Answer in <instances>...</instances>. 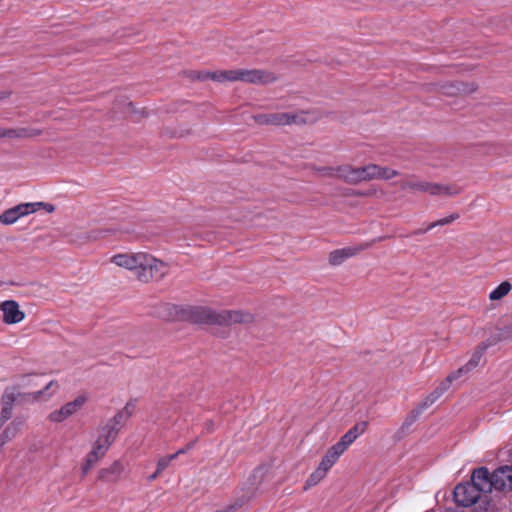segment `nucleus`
I'll list each match as a JSON object with an SVG mask.
<instances>
[{"label": "nucleus", "mask_w": 512, "mask_h": 512, "mask_svg": "<svg viewBox=\"0 0 512 512\" xmlns=\"http://www.w3.org/2000/svg\"><path fill=\"white\" fill-rule=\"evenodd\" d=\"M111 261L119 267L134 271L135 277L143 283L160 281L168 273V265L146 253L117 254Z\"/></svg>", "instance_id": "1"}, {"label": "nucleus", "mask_w": 512, "mask_h": 512, "mask_svg": "<svg viewBox=\"0 0 512 512\" xmlns=\"http://www.w3.org/2000/svg\"><path fill=\"white\" fill-rule=\"evenodd\" d=\"M183 321L192 324L228 326L231 324L251 323L254 319L250 313L239 310H216L205 306L185 305Z\"/></svg>", "instance_id": "2"}, {"label": "nucleus", "mask_w": 512, "mask_h": 512, "mask_svg": "<svg viewBox=\"0 0 512 512\" xmlns=\"http://www.w3.org/2000/svg\"><path fill=\"white\" fill-rule=\"evenodd\" d=\"M222 79L225 81H242L252 84H269L277 81L278 77L271 71L260 69L222 70Z\"/></svg>", "instance_id": "3"}, {"label": "nucleus", "mask_w": 512, "mask_h": 512, "mask_svg": "<svg viewBox=\"0 0 512 512\" xmlns=\"http://www.w3.org/2000/svg\"><path fill=\"white\" fill-rule=\"evenodd\" d=\"M481 492L470 481L459 483L453 490V500L460 507H475Z\"/></svg>", "instance_id": "4"}, {"label": "nucleus", "mask_w": 512, "mask_h": 512, "mask_svg": "<svg viewBox=\"0 0 512 512\" xmlns=\"http://www.w3.org/2000/svg\"><path fill=\"white\" fill-rule=\"evenodd\" d=\"M384 237L373 239L371 242L362 243L356 246L344 247L336 249L329 254V264L332 266L341 265L346 259L353 257L363 250L369 249L374 243L382 241Z\"/></svg>", "instance_id": "5"}, {"label": "nucleus", "mask_w": 512, "mask_h": 512, "mask_svg": "<svg viewBox=\"0 0 512 512\" xmlns=\"http://www.w3.org/2000/svg\"><path fill=\"white\" fill-rule=\"evenodd\" d=\"M118 435V429H114L111 425H105L99 434L98 439L94 443L91 453V457L96 456L101 459L105 456L109 447L116 440Z\"/></svg>", "instance_id": "6"}, {"label": "nucleus", "mask_w": 512, "mask_h": 512, "mask_svg": "<svg viewBox=\"0 0 512 512\" xmlns=\"http://www.w3.org/2000/svg\"><path fill=\"white\" fill-rule=\"evenodd\" d=\"M298 115L286 112L261 113L254 116V120L259 125L284 126L297 123Z\"/></svg>", "instance_id": "7"}, {"label": "nucleus", "mask_w": 512, "mask_h": 512, "mask_svg": "<svg viewBox=\"0 0 512 512\" xmlns=\"http://www.w3.org/2000/svg\"><path fill=\"white\" fill-rule=\"evenodd\" d=\"M481 493H489L496 484L494 480V471L490 473L487 467H478L473 470L470 481Z\"/></svg>", "instance_id": "8"}, {"label": "nucleus", "mask_w": 512, "mask_h": 512, "mask_svg": "<svg viewBox=\"0 0 512 512\" xmlns=\"http://www.w3.org/2000/svg\"><path fill=\"white\" fill-rule=\"evenodd\" d=\"M34 212H36L35 204L22 203L12 208H9L5 210L3 213H1L0 223L4 225H11L15 223L19 218Z\"/></svg>", "instance_id": "9"}, {"label": "nucleus", "mask_w": 512, "mask_h": 512, "mask_svg": "<svg viewBox=\"0 0 512 512\" xmlns=\"http://www.w3.org/2000/svg\"><path fill=\"white\" fill-rule=\"evenodd\" d=\"M337 177L344 182L357 185L363 181L364 179V171L362 167H353L351 165H340L335 167Z\"/></svg>", "instance_id": "10"}, {"label": "nucleus", "mask_w": 512, "mask_h": 512, "mask_svg": "<svg viewBox=\"0 0 512 512\" xmlns=\"http://www.w3.org/2000/svg\"><path fill=\"white\" fill-rule=\"evenodd\" d=\"M0 309L3 312V320L7 324H16L25 317L24 312L19 308V304L14 300H6L1 303Z\"/></svg>", "instance_id": "11"}, {"label": "nucleus", "mask_w": 512, "mask_h": 512, "mask_svg": "<svg viewBox=\"0 0 512 512\" xmlns=\"http://www.w3.org/2000/svg\"><path fill=\"white\" fill-rule=\"evenodd\" d=\"M185 306L176 305L171 303H165L158 307L157 314L158 316L168 322L173 321H183Z\"/></svg>", "instance_id": "12"}, {"label": "nucleus", "mask_w": 512, "mask_h": 512, "mask_svg": "<svg viewBox=\"0 0 512 512\" xmlns=\"http://www.w3.org/2000/svg\"><path fill=\"white\" fill-rule=\"evenodd\" d=\"M496 490L512 491V466H500L494 470Z\"/></svg>", "instance_id": "13"}, {"label": "nucleus", "mask_w": 512, "mask_h": 512, "mask_svg": "<svg viewBox=\"0 0 512 512\" xmlns=\"http://www.w3.org/2000/svg\"><path fill=\"white\" fill-rule=\"evenodd\" d=\"M124 466L120 461H114L109 467L98 471L97 480L104 483H116L120 480Z\"/></svg>", "instance_id": "14"}, {"label": "nucleus", "mask_w": 512, "mask_h": 512, "mask_svg": "<svg viewBox=\"0 0 512 512\" xmlns=\"http://www.w3.org/2000/svg\"><path fill=\"white\" fill-rule=\"evenodd\" d=\"M402 189L427 192L430 195L441 194L442 186L437 183L421 182V181H405L401 184Z\"/></svg>", "instance_id": "15"}, {"label": "nucleus", "mask_w": 512, "mask_h": 512, "mask_svg": "<svg viewBox=\"0 0 512 512\" xmlns=\"http://www.w3.org/2000/svg\"><path fill=\"white\" fill-rule=\"evenodd\" d=\"M423 411L424 409L418 405L406 416L404 422L393 436L394 441L398 442L408 434L410 427L417 421Z\"/></svg>", "instance_id": "16"}, {"label": "nucleus", "mask_w": 512, "mask_h": 512, "mask_svg": "<svg viewBox=\"0 0 512 512\" xmlns=\"http://www.w3.org/2000/svg\"><path fill=\"white\" fill-rule=\"evenodd\" d=\"M41 134V130L34 128L0 129V138H33Z\"/></svg>", "instance_id": "17"}, {"label": "nucleus", "mask_w": 512, "mask_h": 512, "mask_svg": "<svg viewBox=\"0 0 512 512\" xmlns=\"http://www.w3.org/2000/svg\"><path fill=\"white\" fill-rule=\"evenodd\" d=\"M489 346L490 343L486 342H482L478 346H476L469 361L464 366L459 368L462 369V374L470 372L479 365L480 360L482 359L483 355L485 354Z\"/></svg>", "instance_id": "18"}, {"label": "nucleus", "mask_w": 512, "mask_h": 512, "mask_svg": "<svg viewBox=\"0 0 512 512\" xmlns=\"http://www.w3.org/2000/svg\"><path fill=\"white\" fill-rule=\"evenodd\" d=\"M53 386H55L56 389L59 387L58 383L52 380L43 389L39 391L31 393H18L16 395L17 400L19 401V403L38 401L40 397L44 395Z\"/></svg>", "instance_id": "19"}, {"label": "nucleus", "mask_w": 512, "mask_h": 512, "mask_svg": "<svg viewBox=\"0 0 512 512\" xmlns=\"http://www.w3.org/2000/svg\"><path fill=\"white\" fill-rule=\"evenodd\" d=\"M473 512H499V506L497 501L491 498V496L484 494L481 495L477 504L473 508Z\"/></svg>", "instance_id": "20"}, {"label": "nucleus", "mask_w": 512, "mask_h": 512, "mask_svg": "<svg viewBox=\"0 0 512 512\" xmlns=\"http://www.w3.org/2000/svg\"><path fill=\"white\" fill-rule=\"evenodd\" d=\"M343 453L344 451L341 448H339L336 444H334L332 447L328 449L326 454L323 456L320 465L329 471V469L336 463L338 458Z\"/></svg>", "instance_id": "21"}, {"label": "nucleus", "mask_w": 512, "mask_h": 512, "mask_svg": "<svg viewBox=\"0 0 512 512\" xmlns=\"http://www.w3.org/2000/svg\"><path fill=\"white\" fill-rule=\"evenodd\" d=\"M458 218H459V214L453 213L445 218H442L435 222L430 223L426 228H419V229L413 231L409 236H417V235L425 234L427 231H429L430 229H432L436 226H444V225L450 224Z\"/></svg>", "instance_id": "22"}, {"label": "nucleus", "mask_w": 512, "mask_h": 512, "mask_svg": "<svg viewBox=\"0 0 512 512\" xmlns=\"http://www.w3.org/2000/svg\"><path fill=\"white\" fill-rule=\"evenodd\" d=\"M328 470L321 466L316 468V470L310 474L308 479L306 480L304 489L307 490L315 485H317L327 474Z\"/></svg>", "instance_id": "23"}, {"label": "nucleus", "mask_w": 512, "mask_h": 512, "mask_svg": "<svg viewBox=\"0 0 512 512\" xmlns=\"http://www.w3.org/2000/svg\"><path fill=\"white\" fill-rule=\"evenodd\" d=\"M512 289V285L508 281L500 283L490 294L489 298L492 301L500 300L505 297Z\"/></svg>", "instance_id": "24"}, {"label": "nucleus", "mask_w": 512, "mask_h": 512, "mask_svg": "<svg viewBox=\"0 0 512 512\" xmlns=\"http://www.w3.org/2000/svg\"><path fill=\"white\" fill-rule=\"evenodd\" d=\"M87 401L84 395L78 396L75 400L63 405V408L68 412L70 416L75 414Z\"/></svg>", "instance_id": "25"}, {"label": "nucleus", "mask_w": 512, "mask_h": 512, "mask_svg": "<svg viewBox=\"0 0 512 512\" xmlns=\"http://www.w3.org/2000/svg\"><path fill=\"white\" fill-rule=\"evenodd\" d=\"M462 376V369H458L452 373H450L436 388L441 394L447 391L451 385V383Z\"/></svg>", "instance_id": "26"}, {"label": "nucleus", "mask_w": 512, "mask_h": 512, "mask_svg": "<svg viewBox=\"0 0 512 512\" xmlns=\"http://www.w3.org/2000/svg\"><path fill=\"white\" fill-rule=\"evenodd\" d=\"M364 171V179L365 181H370L373 179H378V174L380 172V166L377 164H368L362 166Z\"/></svg>", "instance_id": "27"}, {"label": "nucleus", "mask_w": 512, "mask_h": 512, "mask_svg": "<svg viewBox=\"0 0 512 512\" xmlns=\"http://www.w3.org/2000/svg\"><path fill=\"white\" fill-rule=\"evenodd\" d=\"M112 232H114V230H112V229L91 230V231L85 233L84 239L86 241H95V240L105 237L106 235H108Z\"/></svg>", "instance_id": "28"}, {"label": "nucleus", "mask_w": 512, "mask_h": 512, "mask_svg": "<svg viewBox=\"0 0 512 512\" xmlns=\"http://www.w3.org/2000/svg\"><path fill=\"white\" fill-rule=\"evenodd\" d=\"M129 418H127L121 411H118L115 416L110 419L106 425H111L114 429H120L125 425Z\"/></svg>", "instance_id": "29"}, {"label": "nucleus", "mask_w": 512, "mask_h": 512, "mask_svg": "<svg viewBox=\"0 0 512 512\" xmlns=\"http://www.w3.org/2000/svg\"><path fill=\"white\" fill-rule=\"evenodd\" d=\"M356 439L357 438L351 432L347 431L336 445L345 452Z\"/></svg>", "instance_id": "30"}, {"label": "nucleus", "mask_w": 512, "mask_h": 512, "mask_svg": "<svg viewBox=\"0 0 512 512\" xmlns=\"http://www.w3.org/2000/svg\"><path fill=\"white\" fill-rule=\"evenodd\" d=\"M68 417H70V415L68 414V412L63 408V406L58 409V410H55L53 412H51L48 416L49 420L51 422H56V423H59V422H62L64 421L65 419H67Z\"/></svg>", "instance_id": "31"}, {"label": "nucleus", "mask_w": 512, "mask_h": 512, "mask_svg": "<svg viewBox=\"0 0 512 512\" xmlns=\"http://www.w3.org/2000/svg\"><path fill=\"white\" fill-rule=\"evenodd\" d=\"M68 417H70V415L68 414V412L63 408V406L58 409V410H55L53 412H51L48 416L49 420L51 422H56V423H59V422H62L64 421L65 419H67Z\"/></svg>", "instance_id": "32"}, {"label": "nucleus", "mask_w": 512, "mask_h": 512, "mask_svg": "<svg viewBox=\"0 0 512 512\" xmlns=\"http://www.w3.org/2000/svg\"><path fill=\"white\" fill-rule=\"evenodd\" d=\"M441 395L442 394L437 389H435L419 405L425 410L431 406Z\"/></svg>", "instance_id": "33"}, {"label": "nucleus", "mask_w": 512, "mask_h": 512, "mask_svg": "<svg viewBox=\"0 0 512 512\" xmlns=\"http://www.w3.org/2000/svg\"><path fill=\"white\" fill-rule=\"evenodd\" d=\"M17 400L16 395L13 392H9L7 388L1 397V402L3 406H8L13 408L14 402Z\"/></svg>", "instance_id": "34"}, {"label": "nucleus", "mask_w": 512, "mask_h": 512, "mask_svg": "<svg viewBox=\"0 0 512 512\" xmlns=\"http://www.w3.org/2000/svg\"><path fill=\"white\" fill-rule=\"evenodd\" d=\"M99 460L96 456L91 457V453H88L82 465V473L87 474Z\"/></svg>", "instance_id": "35"}, {"label": "nucleus", "mask_w": 512, "mask_h": 512, "mask_svg": "<svg viewBox=\"0 0 512 512\" xmlns=\"http://www.w3.org/2000/svg\"><path fill=\"white\" fill-rule=\"evenodd\" d=\"M397 175H399L398 171L393 170V169L388 168V167H381L380 166V172L378 174V179L389 180V179H392L393 177H395Z\"/></svg>", "instance_id": "36"}, {"label": "nucleus", "mask_w": 512, "mask_h": 512, "mask_svg": "<svg viewBox=\"0 0 512 512\" xmlns=\"http://www.w3.org/2000/svg\"><path fill=\"white\" fill-rule=\"evenodd\" d=\"M368 427V421H362L355 424L348 431L351 432L356 438H358L361 434H363Z\"/></svg>", "instance_id": "37"}, {"label": "nucleus", "mask_w": 512, "mask_h": 512, "mask_svg": "<svg viewBox=\"0 0 512 512\" xmlns=\"http://www.w3.org/2000/svg\"><path fill=\"white\" fill-rule=\"evenodd\" d=\"M176 459V455L170 454L160 458L157 462V472H162L166 469L172 460Z\"/></svg>", "instance_id": "38"}, {"label": "nucleus", "mask_w": 512, "mask_h": 512, "mask_svg": "<svg viewBox=\"0 0 512 512\" xmlns=\"http://www.w3.org/2000/svg\"><path fill=\"white\" fill-rule=\"evenodd\" d=\"M26 419L24 417H16L12 420V422L8 425L10 428L15 430V433L18 434L22 427L25 424Z\"/></svg>", "instance_id": "39"}, {"label": "nucleus", "mask_w": 512, "mask_h": 512, "mask_svg": "<svg viewBox=\"0 0 512 512\" xmlns=\"http://www.w3.org/2000/svg\"><path fill=\"white\" fill-rule=\"evenodd\" d=\"M375 190H367V191H361V190H352L350 189L348 193L345 195L347 196H354V197H366L371 196L375 194Z\"/></svg>", "instance_id": "40"}, {"label": "nucleus", "mask_w": 512, "mask_h": 512, "mask_svg": "<svg viewBox=\"0 0 512 512\" xmlns=\"http://www.w3.org/2000/svg\"><path fill=\"white\" fill-rule=\"evenodd\" d=\"M206 72L207 71L192 70V71H189L187 75L192 80L205 81V80H207Z\"/></svg>", "instance_id": "41"}, {"label": "nucleus", "mask_w": 512, "mask_h": 512, "mask_svg": "<svg viewBox=\"0 0 512 512\" xmlns=\"http://www.w3.org/2000/svg\"><path fill=\"white\" fill-rule=\"evenodd\" d=\"M0 435L2 438H4V441L8 443L12 439H14L18 434L15 433V430L13 428L7 426Z\"/></svg>", "instance_id": "42"}, {"label": "nucleus", "mask_w": 512, "mask_h": 512, "mask_svg": "<svg viewBox=\"0 0 512 512\" xmlns=\"http://www.w3.org/2000/svg\"><path fill=\"white\" fill-rule=\"evenodd\" d=\"M206 76H207V80H213V81H216V82H223L222 70H220V71H213V72L207 71L206 72Z\"/></svg>", "instance_id": "43"}, {"label": "nucleus", "mask_w": 512, "mask_h": 512, "mask_svg": "<svg viewBox=\"0 0 512 512\" xmlns=\"http://www.w3.org/2000/svg\"><path fill=\"white\" fill-rule=\"evenodd\" d=\"M197 441H198V438H195L191 442L187 443L183 448H181L178 451H176L173 455H176V458H177L179 455L188 452L189 450H191L195 446Z\"/></svg>", "instance_id": "44"}, {"label": "nucleus", "mask_w": 512, "mask_h": 512, "mask_svg": "<svg viewBox=\"0 0 512 512\" xmlns=\"http://www.w3.org/2000/svg\"><path fill=\"white\" fill-rule=\"evenodd\" d=\"M135 410V405L132 402H127L122 410H120L127 418H130Z\"/></svg>", "instance_id": "45"}, {"label": "nucleus", "mask_w": 512, "mask_h": 512, "mask_svg": "<svg viewBox=\"0 0 512 512\" xmlns=\"http://www.w3.org/2000/svg\"><path fill=\"white\" fill-rule=\"evenodd\" d=\"M315 171H317L323 175H328V176H332L333 173L336 172L335 167H327V166L317 167V168H315Z\"/></svg>", "instance_id": "46"}, {"label": "nucleus", "mask_w": 512, "mask_h": 512, "mask_svg": "<svg viewBox=\"0 0 512 512\" xmlns=\"http://www.w3.org/2000/svg\"><path fill=\"white\" fill-rule=\"evenodd\" d=\"M12 409L13 408H11V407L2 405L0 417L4 418L6 421L9 420L12 416Z\"/></svg>", "instance_id": "47"}, {"label": "nucleus", "mask_w": 512, "mask_h": 512, "mask_svg": "<svg viewBox=\"0 0 512 512\" xmlns=\"http://www.w3.org/2000/svg\"><path fill=\"white\" fill-rule=\"evenodd\" d=\"M35 204V209L37 210V208L39 207H42L44 208L47 212L49 213H52L54 212L55 210V206L50 204V203H44V202H37V203H34Z\"/></svg>", "instance_id": "48"}, {"label": "nucleus", "mask_w": 512, "mask_h": 512, "mask_svg": "<svg viewBox=\"0 0 512 512\" xmlns=\"http://www.w3.org/2000/svg\"><path fill=\"white\" fill-rule=\"evenodd\" d=\"M442 186V190H441V193H444L445 195H449V196H452V195H456L459 193V190L456 189L455 187H452V186Z\"/></svg>", "instance_id": "49"}, {"label": "nucleus", "mask_w": 512, "mask_h": 512, "mask_svg": "<svg viewBox=\"0 0 512 512\" xmlns=\"http://www.w3.org/2000/svg\"><path fill=\"white\" fill-rule=\"evenodd\" d=\"M204 429L206 433H212L214 431V422L213 420H207L204 424Z\"/></svg>", "instance_id": "50"}, {"label": "nucleus", "mask_w": 512, "mask_h": 512, "mask_svg": "<svg viewBox=\"0 0 512 512\" xmlns=\"http://www.w3.org/2000/svg\"><path fill=\"white\" fill-rule=\"evenodd\" d=\"M159 473H160V472H157V470H156L152 475H150V476H149V478H148V479H149L150 481L155 480V479L157 478V476H158V474H159Z\"/></svg>", "instance_id": "51"}, {"label": "nucleus", "mask_w": 512, "mask_h": 512, "mask_svg": "<svg viewBox=\"0 0 512 512\" xmlns=\"http://www.w3.org/2000/svg\"><path fill=\"white\" fill-rule=\"evenodd\" d=\"M5 422H6V420L4 418L0 417V429L3 427Z\"/></svg>", "instance_id": "52"}, {"label": "nucleus", "mask_w": 512, "mask_h": 512, "mask_svg": "<svg viewBox=\"0 0 512 512\" xmlns=\"http://www.w3.org/2000/svg\"><path fill=\"white\" fill-rule=\"evenodd\" d=\"M127 106H128V108H129L131 111H133V103H132V102H128V103H127Z\"/></svg>", "instance_id": "53"}, {"label": "nucleus", "mask_w": 512, "mask_h": 512, "mask_svg": "<svg viewBox=\"0 0 512 512\" xmlns=\"http://www.w3.org/2000/svg\"><path fill=\"white\" fill-rule=\"evenodd\" d=\"M475 90H476V86H473V87H471V89L469 90V92H473V91H475Z\"/></svg>", "instance_id": "54"}, {"label": "nucleus", "mask_w": 512, "mask_h": 512, "mask_svg": "<svg viewBox=\"0 0 512 512\" xmlns=\"http://www.w3.org/2000/svg\"><path fill=\"white\" fill-rule=\"evenodd\" d=\"M5 96H0V99L4 98Z\"/></svg>", "instance_id": "55"}, {"label": "nucleus", "mask_w": 512, "mask_h": 512, "mask_svg": "<svg viewBox=\"0 0 512 512\" xmlns=\"http://www.w3.org/2000/svg\"><path fill=\"white\" fill-rule=\"evenodd\" d=\"M427 512H431V511H427Z\"/></svg>", "instance_id": "56"}]
</instances>
